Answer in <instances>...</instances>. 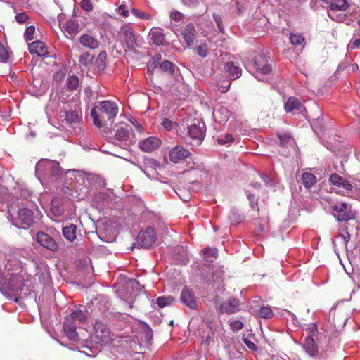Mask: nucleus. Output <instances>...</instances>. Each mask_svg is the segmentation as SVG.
Returning a JSON list of instances; mask_svg holds the SVG:
<instances>
[{"mask_svg":"<svg viewBox=\"0 0 360 360\" xmlns=\"http://www.w3.org/2000/svg\"><path fill=\"white\" fill-rule=\"evenodd\" d=\"M185 125L181 131L185 141L194 146L201 144L205 136V124L198 118H188L184 121Z\"/></svg>","mask_w":360,"mask_h":360,"instance_id":"f257e3e1","label":"nucleus"},{"mask_svg":"<svg viewBox=\"0 0 360 360\" xmlns=\"http://www.w3.org/2000/svg\"><path fill=\"white\" fill-rule=\"evenodd\" d=\"M0 291L3 295L17 301L18 296L26 295V290L23 278L18 274H12L7 282L3 274L0 273Z\"/></svg>","mask_w":360,"mask_h":360,"instance_id":"f03ea898","label":"nucleus"},{"mask_svg":"<svg viewBox=\"0 0 360 360\" xmlns=\"http://www.w3.org/2000/svg\"><path fill=\"white\" fill-rule=\"evenodd\" d=\"M117 113V105L110 101H101L99 103V107H94L91 110L94 124L99 128L104 124L105 117L111 120L115 117Z\"/></svg>","mask_w":360,"mask_h":360,"instance_id":"7ed1b4c3","label":"nucleus"},{"mask_svg":"<svg viewBox=\"0 0 360 360\" xmlns=\"http://www.w3.org/2000/svg\"><path fill=\"white\" fill-rule=\"evenodd\" d=\"M118 33L125 46L130 50L141 47L143 44V38L135 32L133 25L130 23L122 25Z\"/></svg>","mask_w":360,"mask_h":360,"instance_id":"20e7f679","label":"nucleus"},{"mask_svg":"<svg viewBox=\"0 0 360 360\" xmlns=\"http://www.w3.org/2000/svg\"><path fill=\"white\" fill-rule=\"evenodd\" d=\"M36 174L40 176H57L62 174V169L59 163L51 160H41L36 165Z\"/></svg>","mask_w":360,"mask_h":360,"instance_id":"39448f33","label":"nucleus"},{"mask_svg":"<svg viewBox=\"0 0 360 360\" xmlns=\"http://www.w3.org/2000/svg\"><path fill=\"white\" fill-rule=\"evenodd\" d=\"M8 219L18 228L27 229L34 223L33 212L27 208L20 209L15 217L11 210H8Z\"/></svg>","mask_w":360,"mask_h":360,"instance_id":"423d86ee","label":"nucleus"},{"mask_svg":"<svg viewBox=\"0 0 360 360\" xmlns=\"http://www.w3.org/2000/svg\"><path fill=\"white\" fill-rule=\"evenodd\" d=\"M333 217L338 221H348L355 218L356 212L352 208L350 204L345 202H338L331 205Z\"/></svg>","mask_w":360,"mask_h":360,"instance_id":"0eeeda50","label":"nucleus"},{"mask_svg":"<svg viewBox=\"0 0 360 360\" xmlns=\"http://www.w3.org/2000/svg\"><path fill=\"white\" fill-rule=\"evenodd\" d=\"M264 59V58L262 55H259L250 65V68L252 69V71H254L255 78L263 82L266 79L267 75L271 71V67L270 65L262 64Z\"/></svg>","mask_w":360,"mask_h":360,"instance_id":"6e6552de","label":"nucleus"},{"mask_svg":"<svg viewBox=\"0 0 360 360\" xmlns=\"http://www.w3.org/2000/svg\"><path fill=\"white\" fill-rule=\"evenodd\" d=\"M214 303L220 314H233L238 311L239 307L238 300L234 297L229 298L227 302H223L219 296H216L214 298Z\"/></svg>","mask_w":360,"mask_h":360,"instance_id":"1a4fd4ad","label":"nucleus"},{"mask_svg":"<svg viewBox=\"0 0 360 360\" xmlns=\"http://www.w3.org/2000/svg\"><path fill=\"white\" fill-rule=\"evenodd\" d=\"M156 240V233L154 229L148 228L146 231L139 232L137 237V244L143 248H150Z\"/></svg>","mask_w":360,"mask_h":360,"instance_id":"9d476101","label":"nucleus"},{"mask_svg":"<svg viewBox=\"0 0 360 360\" xmlns=\"http://www.w3.org/2000/svg\"><path fill=\"white\" fill-rule=\"evenodd\" d=\"M95 338L97 339L96 343L108 342L110 338V331L108 327L102 321H96L94 325Z\"/></svg>","mask_w":360,"mask_h":360,"instance_id":"9b49d317","label":"nucleus"},{"mask_svg":"<svg viewBox=\"0 0 360 360\" xmlns=\"http://www.w3.org/2000/svg\"><path fill=\"white\" fill-rule=\"evenodd\" d=\"M61 117L69 124H79L82 121V112L76 106L75 109H64Z\"/></svg>","mask_w":360,"mask_h":360,"instance_id":"f8f14e48","label":"nucleus"},{"mask_svg":"<svg viewBox=\"0 0 360 360\" xmlns=\"http://www.w3.org/2000/svg\"><path fill=\"white\" fill-rule=\"evenodd\" d=\"M139 148L146 153H150L158 149L161 145L160 139L155 136H150L139 142Z\"/></svg>","mask_w":360,"mask_h":360,"instance_id":"ddd939ff","label":"nucleus"},{"mask_svg":"<svg viewBox=\"0 0 360 360\" xmlns=\"http://www.w3.org/2000/svg\"><path fill=\"white\" fill-rule=\"evenodd\" d=\"M162 56L160 54H156L153 57V63L154 68H159V69L168 75H173L175 70L174 65L169 60H161Z\"/></svg>","mask_w":360,"mask_h":360,"instance_id":"4468645a","label":"nucleus"},{"mask_svg":"<svg viewBox=\"0 0 360 360\" xmlns=\"http://www.w3.org/2000/svg\"><path fill=\"white\" fill-rule=\"evenodd\" d=\"M181 35L188 46L193 44L197 36V31L192 22H189L181 31Z\"/></svg>","mask_w":360,"mask_h":360,"instance_id":"2eb2a0df","label":"nucleus"},{"mask_svg":"<svg viewBox=\"0 0 360 360\" xmlns=\"http://www.w3.org/2000/svg\"><path fill=\"white\" fill-rule=\"evenodd\" d=\"M181 302L189 307L195 309L197 308V300L193 291L188 288L185 287L182 289L180 297Z\"/></svg>","mask_w":360,"mask_h":360,"instance_id":"dca6fc26","label":"nucleus"},{"mask_svg":"<svg viewBox=\"0 0 360 360\" xmlns=\"http://www.w3.org/2000/svg\"><path fill=\"white\" fill-rule=\"evenodd\" d=\"M80 44L89 49H96L99 48L101 42L96 36L91 34H83L79 38Z\"/></svg>","mask_w":360,"mask_h":360,"instance_id":"f3484780","label":"nucleus"},{"mask_svg":"<svg viewBox=\"0 0 360 360\" xmlns=\"http://www.w3.org/2000/svg\"><path fill=\"white\" fill-rule=\"evenodd\" d=\"M191 155L189 150L181 146H176L169 151V159L174 163L185 160Z\"/></svg>","mask_w":360,"mask_h":360,"instance_id":"a211bd4d","label":"nucleus"},{"mask_svg":"<svg viewBox=\"0 0 360 360\" xmlns=\"http://www.w3.org/2000/svg\"><path fill=\"white\" fill-rule=\"evenodd\" d=\"M37 240L41 246L47 248L48 250L55 251L58 249V245L55 240L45 233H38L37 235Z\"/></svg>","mask_w":360,"mask_h":360,"instance_id":"6ab92c4d","label":"nucleus"},{"mask_svg":"<svg viewBox=\"0 0 360 360\" xmlns=\"http://www.w3.org/2000/svg\"><path fill=\"white\" fill-rule=\"evenodd\" d=\"M212 115L217 122L223 124L228 120L229 111L227 108L224 106L217 105L213 110Z\"/></svg>","mask_w":360,"mask_h":360,"instance_id":"aec40b11","label":"nucleus"},{"mask_svg":"<svg viewBox=\"0 0 360 360\" xmlns=\"http://www.w3.org/2000/svg\"><path fill=\"white\" fill-rule=\"evenodd\" d=\"M29 51L31 54H37L40 57L48 55L47 48L41 41H35L29 44Z\"/></svg>","mask_w":360,"mask_h":360,"instance_id":"412c9836","label":"nucleus"},{"mask_svg":"<svg viewBox=\"0 0 360 360\" xmlns=\"http://www.w3.org/2000/svg\"><path fill=\"white\" fill-rule=\"evenodd\" d=\"M76 323L69 322V321H64L63 330L65 335L72 341H77L79 340V335L76 331L77 328Z\"/></svg>","mask_w":360,"mask_h":360,"instance_id":"4be33fe9","label":"nucleus"},{"mask_svg":"<svg viewBox=\"0 0 360 360\" xmlns=\"http://www.w3.org/2000/svg\"><path fill=\"white\" fill-rule=\"evenodd\" d=\"M149 39L155 45L160 46L165 43V35L160 28H153L148 34Z\"/></svg>","mask_w":360,"mask_h":360,"instance_id":"5701e85b","label":"nucleus"},{"mask_svg":"<svg viewBox=\"0 0 360 360\" xmlns=\"http://www.w3.org/2000/svg\"><path fill=\"white\" fill-rule=\"evenodd\" d=\"M226 71L229 74V78L231 79H236L241 76V68L236 65L232 61H229L225 64L224 67Z\"/></svg>","mask_w":360,"mask_h":360,"instance_id":"b1692460","label":"nucleus"},{"mask_svg":"<svg viewBox=\"0 0 360 360\" xmlns=\"http://www.w3.org/2000/svg\"><path fill=\"white\" fill-rule=\"evenodd\" d=\"M303 347L305 352L311 356H316L318 354V349L315 346L314 340L310 336H307L304 341Z\"/></svg>","mask_w":360,"mask_h":360,"instance_id":"393cba45","label":"nucleus"},{"mask_svg":"<svg viewBox=\"0 0 360 360\" xmlns=\"http://www.w3.org/2000/svg\"><path fill=\"white\" fill-rule=\"evenodd\" d=\"M302 103L295 97H290L285 103L284 108L287 112H292L293 110H300L302 108Z\"/></svg>","mask_w":360,"mask_h":360,"instance_id":"a878e982","label":"nucleus"},{"mask_svg":"<svg viewBox=\"0 0 360 360\" xmlns=\"http://www.w3.org/2000/svg\"><path fill=\"white\" fill-rule=\"evenodd\" d=\"M86 319V316L81 310H76L71 313L70 316L65 318V321L76 323V325L84 323Z\"/></svg>","mask_w":360,"mask_h":360,"instance_id":"bb28decb","label":"nucleus"},{"mask_svg":"<svg viewBox=\"0 0 360 360\" xmlns=\"http://www.w3.org/2000/svg\"><path fill=\"white\" fill-rule=\"evenodd\" d=\"M66 32L72 37L76 35L79 32V24L75 18L68 20L65 25Z\"/></svg>","mask_w":360,"mask_h":360,"instance_id":"cd10ccee","label":"nucleus"},{"mask_svg":"<svg viewBox=\"0 0 360 360\" xmlns=\"http://www.w3.org/2000/svg\"><path fill=\"white\" fill-rule=\"evenodd\" d=\"M349 7L347 0H338L330 4L329 8L333 11H345Z\"/></svg>","mask_w":360,"mask_h":360,"instance_id":"c85d7f7f","label":"nucleus"},{"mask_svg":"<svg viewBox=\"0 0 360 360\" xmlns=\"http://www.w3.org/2000/svg\"><path fill=\"white\" fill-rule=\"evenodd\" d=\"M302 182L307 188H311L316 182V177L309 172H304L302 175Z\"/></svg>","mask_w":360,"mask_h":360,"instance_id":"c756f323","label":"nucleus"},{"mask_svg":"<svg viewBox=\"0 0 360 360\" xmlns=\"http://www.w3.org/2000/svg\"><path fill=\"white\" fill-rule=\"evenodd\" d=\"M110 199V194L105 191L99 192L94 197V202L99 206H104Z\"/></svg>","mask_w":360,"mask_h":360,"instance_id":"7c9ffc66","label":"nucleus"},{"mask_svg":"<svg viewBox=\"0 0 360 360\" xmlns=\"http://www.w3.org/2000/svg\"><path fill=\"white\" fill-rule=\"evenodd\" d=\"M114 137L118 141H127L129 137V130L127 127H120L116 130Z\"/></svg>","mask_w":360,"mask_h":360,"instance_id":"2f4dec72","label":"nucleus"},{"mask_svg":"<svg viewBox=\"0 0 360 360\" xmlns=\"http://www.w3.org/2000/svg\"><path fill=\"white\" fill-rule=\"evenodd\" d=\"M76 229L77 226L71 224L63 229V234L67 240L73 241L76 238Z\"/></svg>","mask_w":360,"mask_h":360,"instance_id":"473e14b6","label":"nucleus"},{"mask_svg":"<svg viewBox=\"0 0 360 360\" xmlns=\"http://www.w3.org/2000/svg\"><path fill=\"white\" fill-rule=\"evenodd\" d=\"M156 301L158 306L160 308H163L165 307L172 305L174 302V299L172 296H162L158 297Z\"/></svg>","mask_w":360,"mask_h":360,"instance_id":"72a5a7b5","label":"nucleus"},{"mask_svg":"<svg viewBox=\"0 0 360 360\" xmlns=\"http://www.w3.org/2000/svg\"><path fill=\"white\" fill-rule=\"evenodd\" d=\"M8 59V51L4 45L0 44V63H4V65L6 66V68H8V70H10V65L7 64Z\"/></svg>","mask_w":360,"mask_h":360,"instance_id":"f704fd0d","label":"nucleus"},{"mask_svg":"<svg viewBox=\"0 0 360 360\" xmlns=\"http://www.w3.org/2000/svg\"><path fill=\"white\" fill-rule=\"evenodd\" d=\"M79 78L76 75H71L68 77L66 81V85L69 90H76L79 86Z\"/></svg>","mask_w":360,"mask_h":360,"instance_id":"c9c22d12","label":"nucleus"},{"mask_svg":"<svg viewBox=\"0 0 360 360\" xmlns=\"http://www.w3.org/2000/svg\"><path fill=\"white\" fill-rule=\"evenodd\" d=\"M290 43L293 46L302 45L305 41L304 37L302 36V34L298 33H291L290 34Z\"/></svg>","mask_w":360,"mask_h":360,"instance_id":"e433bc0d","label":"nucleus"},{"mask_svg":"<svg viewBox=\"0 0 360 360\" xmlns=\"http://www.w3.org/2000/svg\"><path fill=\"white\" fill-rule=\"evenodd\" d=\"M93 58V56H91L89 53L84 52L82 54H81L79 62L81 65L87 66L92 63Z\"/></svg>","mask_w":360,"mask_h":360,"instance_id":"4c0bfd02","label":"nucleus"},{"mask_svg":"<svg viewBox=\"0 0 360 360\" xmlns=\"http://www.w3.org/2000/svg\"><path fill=\"white\" fill-rule=\"evenodd\" d=\"M217 255V250L216 248H205L203 250L204 258L207 262H212L213 257H216Z\"/></svg>","mask_w":360,"mask_h":360,"instance_id":"58836bf2","label":"nucleus"},{"mask_svg":"<svg viewBox=\"0 0 360 360\" xmlns=\"http://www.w3.org/2000/svg\"><path fill=\"white\" fill-rule=\"evenodd\" d=\"M131 7L128 6L126 4H120L118 8L116 9V12L120 16L124 18H127L129 15V10H131Z\"/></svg>","mask_w":360,"mask_h":360,"instance_id":"ea45409f","label":"nucleus"},{"mask_svg":"<svg viewBox=\"0 0 360 360\" xmlns=\"http://www.w3.org/2000/svg\"><path fill=\"white\" fill-rule=\"evenodd\" d=\"M196 53L202 57L205 58L208 55V47L207 44H200L195 48Z\"/></svg>","mask_w":360,"mask_h":360,"instance_id":"a19ab883","label":"nucleus"},{"mask_svg":"<svg viewBox=\"0 0 360 360\" xmlns=\"http://www.w3.org/2000/svg\"><path fill=\"white\" fill-rule=\"evenodd\" d=\"M131 12L134 15L140 19L151 20L153 18L151 15L143 13L134 8H131Z\"/></svg>","mask_w":360,"mask_h":360,"instance_id":"79ce46f5","label":"nucleus"},{"mask_svg":"<svg viewBox=\"0 0 360 360\" xmlns=\"http://www.w3.org/2000/svg\"><path fill=\"white\" fill-rule=\"evenodd\" d=\"M169 18L174 22H179L184 19V15L179 11L173 9L169 13Z\"/></svg>","mask_w":360,"mask_h":360,"instance_id":"37998d69","label":"nucleus"},{"mask_svg":"<svg viewBox=\"0 0 360 360\" xmlns=\"http://www.w3.org/2000/svg\"><path fill=\"white\" fill-rule=\"evenodd\" d=\"M259 316L264 319H269L273 316V311L269 307H263L259 310Z\"/></svg>","mask_w":360,"mask_h":360,"instance_id":"c03bdc74","label":"nucleus"},{"mask_svg":"<svg viewBox=\"0 0 360 360\" xmlns=\"http://www.w3.org/2000/svg\"><path fill=\"white\" fill-rule=\"evenodd\" d=\"M233 136L231 134H226L217 139V143L220 145L230 144L233 142Z\"/></svg>","mask_w":360,"mask_h":360,"instance_id":"a18cd8bd","label":"nucleus"},{"mask_svg":"<svg viewBox=\"0 0 360 360\" xmlns=\"http://www.w3.org/2000/svg\"><path fill=\"white\" fill-rule=\"evenodd\" d=\"M35 32V27L33 25H30L25 30L24 37L26 41H31L34 39V35Z\"/></svg>","mask_w":360,"mask_h":360,"instance_id":"49530a36","label":"nucleus"},{"mask_svg":"<svg viewBox=\"0 0 360 360\" xmlns=\"http://www.w3.org/2000/svg\"><path fill=\"white\" fill-rule=\"evenodd\" d=\"M344 178H342V176H339L338 174H333L330 176V182L334 185V186H336L338 187L340 186V184L342 182Z\"/></svg>","mask_w":360,"mask_h":360,"instance_id":"de8ad7c7","label":"nucleus"},{"mask_svg":"<svg viewBox=\"0 0 360 360\" xmlns=\"http://www.w3.org/2000/svg\"><path fill=\"white\" fill-rule=\"evenodd\" d=\"M141 338L143 342H145L146 343L150 342L153 339L152 330L149 328H145L144 332H143V336L141 337Z\"/></svg>","mask_w":360,"mask_h":360,"instance_id":"09e8293b","label":"nucleus"},{"mask_svg":"<svg viewBox=\"0 0 360 360\" xmlns=\"http://www.w3.org/2000/svg\"><path fill=\"white\" fill-rule=\"evenodd\" d=\"M229 221L231 224H238L240 221L241 218L240 215L234 211H232L231 214L229 215Z\"/></svg>","mask_w":360,"mask_h":360,"instance_id":"8fccbe9b","label":"nucleus"},{"mask_svg":"<svg viewBox=\"0 0 360 360\" xmlns=\"http://www.w3.org/2000/svg\"><path fill=\"white\" fill-rule=\"evenodd\" d=\"M278 137L280 139V143L281 146H285L286 143H288L290 140L292 139V136L290 134L284 133V134H278Z\"/></svg>","mask_w":360,"mask_h":360,"instance_id":"3c124183","label":"nucleus"},{"mask_svg":"<svg viewBox=\"0 0 360 360\" xmlns=\"http://www.w3.org/2000/svg\"><path fill=\"white\" fill-rule=\"evenodd\" d=\"M179 198L184 202H188L191 199V193L184 190H179L176 192Z\"/></svg>","mask_w":360,"mask_h":360,"instance_id":"603ef678","label":"nucleus"},{"mask_svg":"<svg viewBox=\"0 0 360 360\" xmlns=\"http://www.w3.org/2000/svg\"><path fill=\"white\" fill-rule=\"evenodd\" d=\"M129 122L131 124V125L136 129V130L139 132H142L143 130L141 124L134 117H131L129 118Z\"/></svg>","mask_w":360,"mask_h":360,"instance_id":"864d4df0","label":"nucleus"},{"mask_svg":"<svg viewBox=\"0 0 360 360\" xmlns=\"http://www.w3.org/2000/svg\"><path fill=\"white\" fill-rule=\"evenodd\" d=\"M213 18L217 24V26L218 27V29L219 30L220 32H224V27H223V22H222V20H221V18L219 15L217 14V13H214L213 14Z\"/></svg>","mask_w":360,"mask_h":360,"instance_id":"5fc2aeb1","label":"nucleus"},{"mask_svg":"<svg viewBox=\"0 0 360 360\" xmlns=\"http://www.w3.org/2000/svg\"><path fill=\"white\" fill-rule=\"evenodd\" d=\"M15 18L18 23L22 24L27 21L28 19V15L25 13L22 12L17 14Z\"/></svg>","mask_w":360,"mask_h":360,"instance_id":"6e6d98bb","label":"nucleus"},{"mask_svg":"<svg viewBox=\"0 0 360 360\" xmlns=\"http://www.w3.org/2000/svg\"><path fill=\"white\" fill-rule=\"evenodd\" d=\"M231 328L234 331H238L243 328V324L240 321H233L231 322Z\"/></svg>","mask_w":360,"mask_h":360,"instance_id":"4d7b16f0","label":"nucleus"},{"mask_svg":"<svg viewBox=\"0 0 360 360\" xmlns=\"http://www.w3.org/2000/svg\"><path fill=\"white\" fill-rule=\"evenodd\" d=\"M162 124L166 130L170 131L172 129L174 122H172L169 119L165 118L162 121Z\"/></svg>","mask_w":360,"mask_h":360,"instance_id":"13d9d810","label":"nucleus"},{"mask_svg":"<svg viewBox=\"0 0 360 360\" xmlns=\"http://www.w3.org/2000/svg\"><path fill=\"white\" fill-rule=\"evenodd\" d=\"M340 188H342V189L345 190L346 191H352L353 188V186L350 184L349 181L343 179L342 182L340 184Z\"/></svg>","mask_w":360,"mask_h":360,"instance_id":"bf43d9fd","label":"nucleus"},{"mask_svg":"<svg viewBox=\"0 0 360 360\" xmlns=\"http://www.w3.org/2000/svg\"><path fill=\"white\" fill-rule=\"evenodd\" d=\"M360 46V39H352L347 45L348 49H354L359 48Z\"/></svg>","mask_w":360,"mask_h":360,"instance_id":"052dcab7","label":"nucleus"},{"mask_svg":"<svg viewBox=\"0 0 360 360\" xmlns=\"http://www.w3.org/2000/svg\"><path fill=\"white\" fill-rule=\"evenodd\" d=\"M82 7L85 11H90L92 10V5L89 0L82 1Z\"/></svg>","mask_w":360,"mask_h":360,"instance_id":"680f3d73","label":"nucleus"},{"mask_svg":"<svg viewBox=\"0 0 360 360\" xmlns=\"http://www.w3.org/2000/svg\"><path fill=\"white\" fill-rule=\"evenodd\" d=\"M200 0H182V2L188 6H196L199 4Z\"/></svg>","mask_w":360,"mask_h":360,"instance_id":"e2e57ef3","label":"nucleus"},{"mask_svg":"<svg viewBox=\"0 0 360 360\" xmlns=\"http://www.w3.org/2000/svg\"><path fill=\"white\" fill-rule=\"evenodd\" d=\"M56 202V200H52L51 202V204H52V212L55 213L56 215H58V216H60L63 214V210H60V209H58V208H55V203Z\"/></svg>","mask_w":360,"mask_h":360,"instance_id":"0e129e2a","label":"nucleus"},{"mask_svg":"<svg viewBox=\"0 0 360 360\" xmlns=\"http://www.w3.org/2000/svg\"><path fill=\"white\" fill-rule=\"evenodd\" d=\"M245 344L246 346L252 350H256L257 349V345L251 341H245Z\"/></svg>","mask_w":360,"mask_h":360,"instance_id":"69168bd1","label":"nucleus"},{"mask_svg":"<svg viewBox=\"0 0 360 360\" xmlns=\"http://www.w3.org/2000/svg\"><path fill=\"white\" fill-rule=\"evenodd\" d=\"M340 237L343 239L345 244L347 243L350 238L348 232H346L345 234H341Z\"/></svg>","mask_w":360,"mask_h":360,"instance_id":"338daca9","label":"nucleus"},{"mask_svg":"<svg viewBox=\"0 0 360 360\" xmlns=\"http://www.w3.org/2000/svg\"><path fill=\"white\" fill-rule=\"evenodd\" d=\"M154 65L153 63V60L151 61V65H149L148 67V74L149 75H152L153 73Z\"/></svg>","mask_w":360,"mask_h":360,"instance_id":"774afa93","label":"nucleus"}]
</instances>
